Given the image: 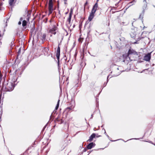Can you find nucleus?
Returning <instances> with one entry per match:
<instances>
[{
	"mask_svg": "<svg viewBox=\"0 0 155 155\" xmlns=\"http://www.w3.org/2000/svg\"><path fill=\"white\" fill-rule=\"evenodd\" d=\"M14 85L13 83H9L7 84L6 87L7 90L8 91H11L13 90L14 87Z\"/></svg>",
	"mask_w": 155,
	"mask_h": 155,
	"instance_id": "obj_1",
	"label": "nucleus"
},
{
	"mask_svg": "<svg viewBox=\"0 0 155 155\" xmlns=\"http://www.w3.org/2000/svg\"><path fill=\"white\" fill-rule=\"evenodd\" d=\"M58 28L55 25H54L52 28H50L49 30V32L54 35H55L57 33Z\"/></svg>",
	"mask_w": 155,
	"mask_h": 155,
	"instance_id": "obj_2",
	"label": "nucleus"
},
{
	"mask_svg": "<svg viewBox=\"0 0 155 155\" xmlns=\"http://www.w3.org/2000/svg\"><path fill=\"white\" fill-rule=\"evenodd\" d=\"M49 14H51L53 10V3L52 0H49Z\"/></svg>",
	"mask_w": 155,
	"mask_h": 155,
	"instance_id": "obj_3",
	"label": "nucleus"
},
{
	"mask_svg": "<svg viewBox=\"0 0 155 155\" xmlns=\"http://www.w3.org/2000/svg\"><path fill=\"white\" fill-rule=\"evenodd\" d=\"M130 34L131 38H135L137 35L136 31L135 29H132Z\"/></svg>",
	"mask_w": 155,
	"mask_h": 155,
	"instance_id": "obj_4",
	"label": "nucleus"
},
{
	"mask_svg": "<svg viewBox=\"0 0 155 155\" xmlns=\"http://www.w3.org/2000/svg\"><path fill=\"white\" fill-rule=\"evenodd\" d=\"M151 53H149L146 54L144 57L143 60L146 61H150L151 58Z\"/></svg>",
	"mask_w": 155,
	"mask_h": 155,
	"instance_id": "obj_5",
	"label": "nucleus"
},
{
	"mask_svg": "<svg viewBox=\"0 0 155 155\" xmlns=\"http://www.w3.org/2000/svg\"><path fill=\"white\" fill-rule=\"evenodd\" d=\"M98 5L97 2L93 6L91 12L95 13L96 11L97 10V8H98Z\"/></svg>",
	"mask_w": 155,
	"mask_h": 155,
	"instance_id": "obj_6",
	"label": "nucleus"
},
{
	"mask_svg": "<svg viewBox=\"0 0 155 155\" xmlns=\"http://www.w3.org/2000/svg\"><path fill=\"white\" fill-rule=\"evenodd\" d=\"M95 144L93 142L90 143L87 146V148L88 149H90L93 147L95 146Z\"/></svg>",
	"mask_w": 155,
	"mask_h": 155,
	"instance_id": "obj_7",
	"label": "nucleus"
},
{
	"mask_svg": "<svg viewBox=\"0 0 155 155\" xmlns=\"http://www.w3.org/2000/svg\"><path fill=\"white\" fill-rule=\"evenodd\" d=\"M94 14L95 13H93L92 12H91L90 13V15L88 17V19L89 21H91L93 18Z\"/></svg>",
	"mask_w": 155,
	"mask_h": 155,
	"instance_id": "obj_8",
	"label": "nucleus"
},
{
	"mask_svg": "<svg viewBox=\"0 0 155 155\" xmlns=\"http://www.w3.org/2000/svg\"><path fill=\"white\" fill-rule=\"evenodd\" d=\"M95 134L94 133L90 137L89 139L88 140L89 141H92L93 138L95 137Z\"/></svg>",
	"mask_w": 155,
	"mask_h": 155,
	"instance_id": "obj_9",
	"label": "nucleus"
},
{
	"mask_svg": "<svg viewBox=\"0 0 155 155\" xmlns=\"http://www.w3.org/2000/svg\"><path fill=\"white\" fill-rule=\"evenodd\" d=\"M135 53V52L133 50L131 49H130L128 52V56H129L131 54H134Z\"/></svg>",
	"mask_w": 155,
	"mask_h": 155,
	"instance_id": "obj_10",
	"label": "nucleus"
},
{
	"mask_svg": "<svg viewBox=\"0 0 155 155\" xmlns=\"http://www.w3.org/2000/svg\"><path fill=\"white\" fill-rule=\"evenodd\" d=\"M16 0H9V4L10 5H12L13 4L16 2Z\"/></svg>",
	"mask_w": 155,
	"mask_h": 155,
	"instance_id": "obj_11",
	"label": "nucleus"
},
{
	"mask_svg": "<svg viewBox=\"0 0 155 155\" xmlns=\"http://www.w3.org/2000/svg\"><path fill=\"white\" fill-rule=\"evenodd\" d=\"M27 24V21H26L24 20L23 21L22 25L24 27L26 26Z\"/></svg>",
	"mask_w": 155,
	"mask_h": 155,
	"instance_id": "obj_12",
	"label": "nucleus"
},
{
	"mask_svg": "<svg viewBox=\"0 0 155 155\" xmlns=\"http://www.w3.org/2000/svg\"><path fill=\"white\" fill-rule=\"evenodd\" d=\"M59 101H60V100H58V103H57V104L56 106V107H55V109L56 110L58 109V107H59Z\"/></svg>",
	"mask_w": 155,
	"mask_h": 155,
	"instance_id": "obj_13",
	"label": "nucleus"
},
{
	"mask_svg": "<svg viewBox=\"0 0 155 155\" xmlns=\"http://www.w3.org/2000/svg\"><path fill=\"white\" fill-rule=\"evenodd\" d=\"M60 52H57L56 53V57L58 59L59 58L60 56Z\"/></svg>",
	"mask_w": 155,
	"mask_h": 155,
	"instance_id": "obj_14",
	"label": "nucleus"
},
{
	"mask_svg": "<svg viewBox=\"0 0 155 155\" xmlns=\"http://www.w3.org/2000/svg\"><path fill=\"white\" fill-rule=\"evenodd\" d=\"M72 15H70L69 16V17L68 19V21L70 23L71 21V18Z\"/></svg>",
	"mask_w": 155,
	"mask_h": 155,
	"instance_id": "obj_15",
	"label": "nucleus"
},
{
	"mask_svg": "<svg viewBox=\"0 0 155 155\" xmlns=\"http://www.w3.org/2000/svg\"><path fill=\"white\" fill-rule=\"evenodd\" d=\"M73 8H71L70 9V11L69 13L70 15H72L73 13Z\"/></svg>",
	"mask_w": 155,
	"mask_h": 155,
	"instance_id": "obj_16",
	"label": "nucleus"
},
{
	"mask_svg": "<svg viewBox=\"0 0 155 155\" xmlns=\"http://www.w3.org/2000/svg\"><path fill=\"white\" fill-rule=\"evenodd\" d=\"M27 17L26 18V19L27 20H28L29 19L30 17V14L29 13H28L27 14Z\"/></svg>",
	"mask_w": 155,
	"mask_h": 155,
	"instance_id": "obj_17",
	"label": "nucleus"
},
{
	"mask_svg": "<svg viewBox=\"0 0 155 155\" xmlns=\"http://www.w3.org/2000/svg\"><path fill=\"white\" fill-rule=\"evenodd\" d=\"M23 18H21L20 19V21L18 22V24L19 25H20L21 24V21H22Z\"/></svg>",
	"mask_w": 155,
	"mask_h": 155,
	"instance_id": "obj_18",
	"label": "nucleus"
},
{
	"mask_svg": "<svg viewBox=\"0 0 155 155\" xmlns=\"http://www.w3.org/2000/svg\"><path fill=\"white\" fill-rule=\"evenodd\" d=\"M57 52H60V48L59 47H58V48H57Z\"/></svg>",
	"mask_w": 155,
	"mask_h": 155,
	"instance_id": "obj_19",
	"label": "nucleus"
},
{
	"mask_svg": "<svg viewBox=\"0 0 155 155\" xmlns=\"http://www.w3.org/2000/svg\"><path fill=\"white\" fill-rule=\"evenodd\" d=\"M2 75L0 74V82L2 80Z\"/></svg>",
	"mask_w": 155,
	"mask_h": 155,
	"instance_id": "obj_20",
	"label": "nucleus"
},
{
	"mask_svg": "<svg viewBox=\"0 0 155 155\" xmlns=\"http://www.w3.org/2000/svg\"><path fill=\"white\" fill-rule=\"evenodd\" d=\"M137 42H134V44H137Z\"/></svg>",
	"mask_w": 155,
	"mask_h": 155,
	"instance_id": "obj_21",
	"label": "nucleus"
},
{
	"mask_svg": "<svg viewBox=\"0 0 155 155\" xmlns=\"http://www.w3.org/2000/svg\"><path fill=\"white\" fill-rule=\"evenodd\" d=\"M30 148H31V147H29V148H28V149L27 150H28H28H29L30 149Z\"/></svg>",
	"mask_w": 155,
	"mask_h": 155,
	"instance_id": "obj_22",
	"label": "nucleus"
},
{
	"mask_svg": "<svg viewBox=\"0 0 155 155\" xmlns=\"http://www.w3.org/2000/svg\"><path fill=\"white\" fill-rule=\"evenodd\" d=\"M138 39V40H139L140 39V38H139Z\"/></svg>",
	"mask_w": 155,
	"mask_h": 155,
	"instance_id": "obj_23",
	"label": "nucleus"
},
{
	"mask_svg": "<svg viewBox=\"0 0 155 155\" xmlns=\"http://www.w3.org/2000/svg\"><path fill=\"white\" fill-rule=\"evenodd\" d=\"M109 77V75H108V76H107V79H108V78Z\"/></svg>",
	"mask_w": 155,
	"mask_h": 155,
	"instance_id": "obj_24",
	"label": "nucleus"
},
{
	"mask_svg": "<svg viewBox=\"0 0 155 155\" xmlns=\"http://www.w3.org/2000/svg\"><path fill=\"white\" fill-rule=\"evenodd\" d=\"M98 1H99V0H97V2H97H97H98Z\"/></svg>",
	"mask_w": 155,
	"mask_h": 155,
	"instance_id": "obj_25",
	"label": "nucleus"
},
{
	"mask_svg": "<svg viewBox=\"0 0 155 155\" xmlns=\"http://www.w3.org/2000/svg\"><path fill=\"white\" fill-rule=\"evenodd\" d=\"M43 36H44V37H45V35H43Z\"/></svg>",
	"mask_w": 155,
	"mask_h": 155,
	"instance_id": "obj_26",
	"label": "nucleus"
},
{
	"mask_svg": "<svg viewBox=\"0 0 155 155\" xmlns=\"http://www.w3.org/2000/svg\"><path fill=\"white\" fill-rule=\"evenodd\" d=\"M64 1L66 2L67 1V0H64Z\"/></svg>",
	"mask_w": 155,
	"mask_h": 155,
	"instance_id": "obj_27",
	"label": "nucleus"
}]
</instances>
